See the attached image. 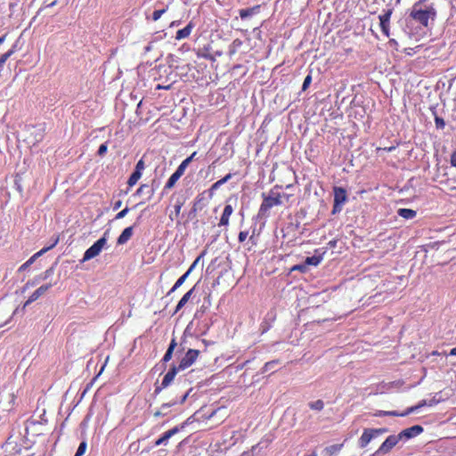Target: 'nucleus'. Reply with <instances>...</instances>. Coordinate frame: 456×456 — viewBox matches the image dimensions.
Here are the masks:
<instances>
[{
    "mask_svg": "<svg viewBox=\"0 0 456 456\" xmlns=\"http://www.w3.org/2000/svg\"><path fill=\"white\" fill-rule=\"evenodd\" d=\"M282 189V185L275 184L267 193H262V203L258 209L259 217L269 216L270 209L273 207L281 206L283 201L281 200L280 191Z\"/></svg>",
    "mask_w": 456,
    "mask_h": 456,
    "instance_id": "nucleus-2",
    "label": "nucleus"
},
{
    "mask_svg": "<svg viewBox=\"0 0 456 456\" xmlns=\"http://www.w3.org/2000/svg\"><path fill=\"white\" fill-rule=\"evenodd\" d=\"M422 431H423V428L421 426L416 425V426H412L409 428L403 429L398 435L401 436V439L403 437L411 438L413 436L419 435Z\"/></svg>",
    "mask_w": 456,
    "mask_h": 456,
    "instance_id": "nucleus-15",
    "label": "nucleus"
},
{
    "mask_svg": "<svg viewBox=\"0 0 456 456\" xmlns=\"http://www.w3.org/2000/svg\"><path fill=\"white\" fill-rule=\"evenodd\" d=\"M161 416H164V413H162L160 411H157L156 412H154V417L158 418Z\"/></svg>",
    "mask_w": 456,
    "mask_h": 456,
    "instance_id": "nucleus-54",
    "label": "nucleus"
},
{
    "mask_svg": "<svg viewBox=\"0 0 456 456\" xmlns=\"http://www.w3.org/2000/svg\"><path fill=\"white\" fill-rule=\"evenodd\" d=\"M450 355H456V346L450 351Z\"/></svg>",
    "mask_w": 456,
    "mask_h": 456,
    "instance_id": "nucleus-55",
    "label": "nucleus"
},
{
    "mask_svg": "<svg viewBox=\"0 0 456 456\" xmlns=\"http://www.w3.org/2000/svg\"><path fill=\"white\" fill-rule=\"evenodd\" d=\"M188 166L183 161H182V163L178 166L175 173L181 177L184 174L185 169Z\"/></svg>",
    "mask_w": 456,
    "mask_h": 456,
    "instance_id": "nucleus-32",
    "label": "nucleus"
},
{
    "mask_svg": "<svg viewBox=\"0 0 456 456\" xmlns=\"http://www.w3.org/2000/svg\"><path fill=\"white\" fill-rule=\"evenodd\" d=\"M334 203L332 208V214L338 213L342 210V206L347 200V193L346 189L342 187H334Z\"/></svg>",
    "mask_w": 456,
    "mask_h": 456,
    "instance_id": "nucleus-5",
    "label": "nucleus"
},
{
    "mask_svg": "<svg viewBox=\"0 0 456 456\" xmlns=\"http://www.w3.org/2000/svg\"><path fill=\"white\" fill-rule=\"evenodd\" d=\"M176 346H177L176 340L175 338H173L170 341V344L168 346V348H167L166 354L163 356V359H162L163 362H167L172 359L173 352H174L175 348L176 347Z\"/></svg>",
    "mask_w": 456,
    "mask_h": 456,
    "instance_id": "nucleus-20",
    "label": "nucleus"
},
{
    "mask_svg": "<svg viewBox=\"0 0 456 456\" xmlns=\"http://www.w3.org/2000/svg\"><path fill=\"white\" fill-rule=\"evenodd\" d=\"M194 25L192 21H190L186 27L182 29H179L175 34L176 40H182L190 37Z\"/></svg>",
    "mask_w": 456,
    "mask_h": 456,
    "instance_id": "nucleus-16",
    "label": "nucleus"
},
{
    "mask_svg": "<svg viewBox=\"0 0 456 456\" xmlns=\"http://www.w3.org/2000/svg\"><path fill=\"white\" fill-rule=\"evenodd\" d=\"M16 52V45H13L9 51L0 56V68L2 69L5 61Z\"/></svg>",
    "mask_w": 456,
    "mask_h": 456,
    "instance_id": "nucleus-25",
    "label": "nucleus"
},
{
    "mask_svg": "<svg viewBox=\"0 0 456 456\" xmlns=\"http://www.w3.org/2000/svg\"><path fill=\"white\" fill-rule=\"evenodd\" d=\"M128 211H129V208H125L123 210H121L120 212H118L116 215V219H121V218L125 217L126 215L128 213Z\"/></svg>",
    "mask_w": 456,
    "mask_h": 456,
    "instance_id": "nucleus-40",
    "label": "nucleus"
},
{
    "mask_svg": "<svg viewBox=\"0 0 456 456\" xmlns=\"http://www.w3.org/2000/svg\"><path fill=\"white\" fill-rule=\"evenodd\" d=\"M181 428H182L176 426L165 432L158 440L155 441V446L166 444L170 437L180 432Z\"/></svg>",
    "mask_w": 456,
    "mask_h": 456,
    "instance_id": "nucleus-14",
    "label": "nucleus"
},
{
    "mask_svg": "<svg viewBox=\"0 0 456 456\" xmlns=\"http://www.w3.org/2000/svg\"><path fill=\"white\" fill-rule=\"evenodd\" d=\"M86 442L80 443L75 456L84 455V453L86 452Z\"/></svg>",
    "mask_w": 456,
    "mask_h": 456,
    "instance_id": "nucleus-33",
    "label": "nucleus"
},
{
    "mask_svg": "<svg viewBox=\"0 0 456 456\" xmlns=\"http://www.w3.org/2000/svg\"><path fill=\"white\" fill-rule=\"evenodd\" d=\"M141 177L142 174L134 171L127 180L128 186L133 187L134 185H135Z\"/></svg>",
    "mask_w": 456,
    "mask_h": 456,
    "instance_id": "nucleus-27",
    "label": "nucleus"
},
{
    "mask_svg": "<svg viewBox=\"0 0 456 456\" xmlns=\"http://www.w3.org/2000/svg\"><path fill=\"white\" fill-rule=\"evenodd\" d=\"M280 196H281V200H282L283 203L284 202L289 203V202H290L291 199L294 197V194H292V193H284V192L282 193V192L280 191Z\"/></svg>",
    "mask_w": 456,
    "mask_h": 456,
    "instance_id": "nucleus-34",
    "label": "nucleus"
},
{
    "mask_svg": "<svg viewBox=\"0 0 456 456\" xmlns=\"http://www.w3.org/2000/svg\"><path fill=\"white\" fill-rule=\"evenodd\" d=\"M392 13L393 9H388L383 14L379 16L381 30L387 37H389L390 36V19Z\"/></svg>",
    "mask_w": 456,
    "mask_h": 456,
    "instance_id": "nucleus-9",
    "label": "nucleus"
},
{
    "mask_svg": "<svg viewBox=\"0 0 456 456\" xmlns=\"http://www.w3.org/2000/svg\"><path fill=\"white\" fill-rule=\"evenodd\" d=\"M175 403H176V402H172V403H163L161 408H167V407L175 405Z\"/></svg>",
    "mask_w": 456,
    "mask_h": 456,
    "instance_id": "nucleus-49",
    "label": "nucleus"
},
{
    "mask_svg": "<svg viewBox=\"0 0 456 456\" xmlns=\"http://www.w3.org/2000/svg\"><path fill=\"white\" fill-rule=\"evenodd\" d=\"M278 362H279V361H278V360H276V361L267 362L265 364V370H269V369H271V368H272V366H273V365H274V364H276V363H278Z\"/></svg>",
    "mask_w": 456,
    "mask_h": 456,
    "instance_id": "nucleus-45",
    "label": "nucleus"
},
{
    "mask_svg": "<svg viewBox=\"0 0 456 456\" xmlns=\"http://www.w3.org/2000/svg\"><path fill=\"white\" fill-rule=\"evenodd\" d=\"M180 179V176L176 175L175 172L171 175V176L168 178L167 182L166 183L164 186V190H170L172 189L176 182Z\"/></svg>",
    "mask_w": 456,
    "mask_h": 456,
    "instance_id": "nucleus-24",
    "label": "nucleus"
},
{
    "mask_svg": "<svg viewBox=\"0 0 456 456\" xmlns=\"http://www.w3.org/2000/svg\"><path fill=\"white\" fill-rule=\"evenodd\" d=\"M390 43H396L395 39H390Z\"/></svg>",
    "mask_w": 456,
    "mask_h": 456,
    "instance_id": "nucleus-60",
    "label": "nucleus"
},
{
    "mask_svg": "<svg viewBox=\"0 0 456 456\" xmlns=\"http://www.w3.org/2000/svg\"><path fill=\"white\" fill-rule=\"evenodd\" d=\"M395 149V146H391V147H388V148H383V149L379 148L378 150H383V151H394Z\"/></svg>",
    "mask_w": 456,
    "mask_h": 456,
    "instance_id": "nucleus-51",
    "label": "nucleus"
},
{
    "mask_svg": "<svg viewBox=\"0 0 456 456\" xmlns=\"http://www.w3.org/2000/svg\"><path fill=\"white\" fill-rule=\"evenodd\" d=\"M232 45L234 46H240L241 45V41L239 40V39H235L233 42H232Z\"/></svg>",
    "mask_w": 456,
    "mask_h": 456,
    "instance_id": "nucleus-53",
    "label": "nucleus"
},
{
    "mask_svg": "<svg viewBox=\"0 0 456 456\" xmlns=\"http://www.w3.org/2000/svg\"><path fill=\"white\" fill-rule=\"evenodd\" d=\"M435 123H436V128L444 129L445 126V122H444V118H442L438 116H436Z\"/></svg>",
    "mask_w": 456,
    "mask_h": 456,
    "instance_id": "nucleus-35",
    "label": "nucleus"
},
{
    "mask_svg": "<svg viewBox=\"0 0 456 456\" xmlns=\"http://www.w3.org/2000/svg\"><path fill=\"white\" fill-rule=\"evenodd\" d=\"M401 440V436L399 435H391L387 437V439L382 443L379 446L378 452L379 453H387L389 452Z\"/></svg>",
    "mask_w": 456,
    "mask_h": 456,
    "instance_id": "nucleus-10",
    "label": "nucleus"
},
{
    "mask_svg": "<svg viewBox=\"0 0 456 456\" xmlns=\"http://www.w3.org/2000/svg\"><path fill=\"white\" fill-rule=\"evenodd\" d=\"M232 177V174L229 173L227 174L225 176H224L223 178H221L220 180L216 181V183H214L211 187L209 188L208 191L210 193V195L213 194V192L215 191H216L217 189H219L223 184H224L225 183H227L231 178Z\"/></svg>",
    "mask_w": 456,
    "mask_h": 456,
    "instance_id": "nucleus-19",
    "label": "nucleus"
},
{
    "mask_svg": "<svg viewBox=\"0 0 456 456\" xmlns=\"http://www.w3.org/2000/svg\"><path fill=\"white\" fill-rule=\"evenodd\" d=\"M167 11V6L163 9L154 11L152 13V20L154 21H157L158 20L160 19L162 14H164Z\"/></svg>",
    "mask_w": 456,
    "mask_h": 456,
    "instance_id": "nucleus-29",
    "label": "nucleus"
},
{
    "mask_svg": "<svg viewBox=\"0 0 456 456\" xmlns=\"http://www.w3.org/2000/svg\"><path fill=\"white\" fill-rule=\"evenodd\" d=\"M436 14L434 3H430L428 0H419L412 4L409 17L420 26L428 28L429 20L434 21Z\"/></svg>",
    "mask_w": 456,
    "mask_h": 456,
    "instance_id": "nucleus-1",
    "label": "nucleus"
},
{
    "mask_svg": "<svg viewBox=\"0 0 456 456\" xmlns=\"http://www.w3.org/2000/svg\"><path fill=\"white\" fill-rule=\"evenodd\" d=\"M311 82H312V76L309 74L305 77V80H304L303 86H302V90L305 91L309 87Z\"/></svg>",
    "mask_w": 456,
    "mask_h": 456,
    "instance_id": "nucleus-36",
    "label": "nucleus"
},
{
    "mask_svg": "<svg viewBox=\"0 0 456 456\" xmlns=\"http://www.w3.org/2000/svg\"><path fill=\"white\" fill-rule=\"evenodd\" d=\"M145 168V163L142 159H139L135 165V168L134 171L142 174V171Z\"/></svg>",
    "mask_w": 456,
    "mask_h": 456,
    "instance_id": "nucleus-30",
    "label": "nucleus"
},
{
    "mask_svg": "<svg viewBox=\"0 0 456 456\" xmlns=\"http://www.w3.org/2000/svg\"><path fill=\"white\" fill-rule=\"evenodd\" d=\"M11 396H12V401L13 402L15 400V395L13 394H12Z\"/></svg>",
    "mask_w": 456,
    "mask_h": 456,
    "instance_id": "nucleus-59",
    "label": "nucleus"
},
{
    "mask_svg": "<svg viewBox=\"0 0 456 456\" xmlns=\"http://www.w3.org/2000/svg\"><path fill=\"white\" fill-rule=\"evenodd\" d=\"M248 232L247 231H241L240 232L239 235H238V240L239 242L242 243L246 240V239L248 238Z\"/></svg>",
    "mask_w": 456,
    "mask_h": 456,
    "instance_id": "nucleus-38",
    "label": "nucleus"
},
{
    "mask_svg": "<svg viewBox=\"0 0 456 456\" xmlns=\"http://www.w3.org/2000/svg\"><path fill=\"white\" fill-rule=\"evenodd\" d=\"M308 456H317V455L315 453H312V454H310Z\"/></svg>",
    "mask_w": 456,
    "mask_h": 456,
    "instance_id": "nucleus-62",
    "label": "nucleus"
},
{
    "mask_svg": "<svg viewBox=\"0 0 456 456\" xmlns=\"http://www.w3.org/2000/svg\"><path fill=\"white\" fill-rule=\"evenodd\" d=\"M398 215L404 219H412L416 216V211L411 208H399Z\"/></svg>",
    "mask_w": 456,
    "mask_h": 456,
    "instance_id": "nucleus-22",
    "label": "nucleus"
},
{
    "mask_svg": "<svg viewBox=\"0 0 456 456\" xmlns=\"http://www.w3.org/2000/svg\"><path fill=\"white\" fill-rule=\"evenodd\" d=\"M56 4V0L48 4V7H53Z\"/></svg>",
    "mask_w": 456,
    "mask_h": 456,
    "instance_id": "nucleus-57",
    "label": "nucleus"
},
{
    "mask_svg": "<svg viewBox=\"0 0 456 456\" xmlns=\"http://www.w3.org/2000/svg\"><path fill=\"white\" fill-rule=\"evenodd\" d=\"M182 206H183V203H182V202H177V203L175 205V211L176 216H178V215L180 214V211H181Z\"/></svg>",
    "mask_w": 456,
    "mask_h": 456,
    "instance_id": "nucleus-46",
    "label": "nucleus"
},
{
    "mask_svg": "<svg viewBox=\"0 0 456 456\" xmlns=\"http://www.w3.org/2000/svg\"><path fill=\"white\" fill-rule=\"evenodd\" d=\"M426 405V401L423 400L421 401L419 404L417 405H414V406H411V407H409L405 411L403 412H398L396 411H379L378 412L375 413V416L376 417H387V416H400V417H404V416H407L414 411H416L417 410H419V408H421L422 406Z\"/></svg>",
    "mask_w": 456,
    "mask_h": 456,
    "instance_id": "nucleus-7",
    "label": "nucleus"
},
{
    "mask_svg": "<svg viewBox=\"0 0 456 456\" xmlns=\"http://www.w3.org/2000/svg\"><path fill=\"white\" fill-rule=\"evenodd\" d=\"M190 273L186 271L185 273H183L175 283V285L172 287V289L168 291L167 295H170L171 293L175 292L180 286L183 285V283L185 281L187 277L189 276Z\"/></svg>",
    "mask_w": 456,
    "mask_h": 456,
    "instance_id": "nucleus-23",
    "label": "nucleus"
},
{
    "mask_svg": "<svg viewBox=\"0 0 456 456\" xmlns=\"http://www.w3.org/2000/svg\"><path fill=\"white\" fill-rule=\"evenodd\" d=\"M206 254V251L204 250L203 252H201V254L194 260V262L191 264V265L189 267V269L187 270L190 273L192 272V270L198 265V264L200 263V259L204 256V255Z\"/></svg>",
    "mask_w": 456,
    "mask_h": 456,
    "instance_id": "nucleus-31",
    "label": "nucleus"
},
{
    "mask_svg": "<svg viewBox=\"0 0 456 456\" xmlns=\"http://www.w3.org/2000/svg\"><path fill=\"white\" fill-rule=\"evenodd\" d=\"M181 21L180 20H173L171 23H170V27H176L178 25H180Z\"/></svg>",
    "mask_w": 456,
    "mask_h": 456,
    "instance_id": "nucleus-50",
    "label": "nucleus"
},
{
    "mask_svg": "<svg viewBox=\"0 0 456 456\" xmlns=\"http://www.w3.org/2000/svg\"><path fill=\"white\" fill-rule=\"evenodd\" d=\"M259 8H260V5H256L251 8L241 9V10H240V16L241 19H246V18L258 12Z\"/></svg>",
    "mask_w": 456,
    "mask_h": 456,
    "instance_id": "nucleus-21",
    "label": "nucleus"
},
{
    "mask_svg": "<svg viewBox=\"0 0 456 456\" xmlns=\"http://www.w3.org/2000/svg\"><path fill=\"white\" fill-rule=\"evenodd\" d=\"M52 287V284H45L40 286L38 289H37L28 298V300L24 303L23 307L29 305L31 303L37 300L41 296H43L50 288Z\"/></svg>",
    "mask_w": 456,
    "mask_h": 456,
    "instance_id": "nucleus-12",
    "label": "nucleus"
},
{
    "mask_svg": "<svg viewBox=\"0 0 456 456\" xmlns=\"http://www.w3.org/2000/svg\"><path fill=\"white\" fill-rule=\"evenodd\" d=\"M197 155V151L192 152L188 158H186L184 160H183L187 166L190 165V163L194 159L195 156Z\"/></svg>",
    "mask_w": 456,
    "mask_h": 456,
    "instance_id": "nucleus-41",
    "label": "nucleus"
},
{
    "mask_svg": "<svg viewBox=\"0 0 456 456\" xmlns=\"http://www.w3.org/2000/svg\"><path fill=\"white\" fill-rule=\"evenodd\" d=\"M386 432L387 428H365L359 438V446L365 448L373 438Z\"/></svg>",
    "mask_w": 456,
    "mask_h": 456,
    "instance_id": "nucleus-4",
    "label": "nucleus"
},
{
    "mask_svg": "<svg viewBox=\"0 0 456 456\" xmlns=\"http://www.w3.org/2000/svg\"><path fill=\"white\" fill-rule=\"evenodd\" d=\"M107 232L104 233V235L96 240L89 248H87L84 254L82 262L88 261L95 256H97L102 249L104 248V246L107 243V238H106Z\"/></svg>",
    "mask_w": 456,
    "mask_h": 456,
    "instance_id": "nucleus-3",
    "label": "nucleus"
},
{
    "mask_svg": "<svg viewBox=\"0 0 456 456\" xmlns=\"http://www.w3.org/2000/svg\"><path fill=\"white\" fill-rule=\"evenodd\" d=\"M194 289H195V287H193L189 291H187L183 296V297L179 300L178 304L176 305V307H175V314L178 313L186 305V303L189 301V299L191 298V295L193 294Z\"/></svg>",
    "mask_w": 456,
    "mask_h": 456,
    "instance_id": "nucleus-18",
    "label": "nucleus"
},
{
    "mask_svg": "<svg viewBox=\"0 0 456 456\" xmlns=\"http://www.w3.org/2000/svg\"><path fill=\"white\" fill-rule=\"evenodd\" d=\"M450 163L452 167H456V150L451 154Z\"/></svg>",
    "mask_w": 456,
    "mask_h": 456,
    "instance_id": "nucleus-44",
    "label": "nucleus"
},
{
    "mask_svg": "<svg viewBox=\"0 0 456 456\" xmlns=\"http://www.w3.org/2000/svg\"><path fill=\"white\" fill-rule=\"evenodd\" d=\"M37 281H28L26 284L22 287V292H25L29 288H32L36 286Z\"/></svg>",
    "mask_w": 456,
    "mask_h": 456,
    "instance_id": "nucleus-39",
    "label": "nucleus"
},
{
    "mask_svg": "<svg viewBox=\"0 0 456 456\" xmlns=\"http://www.w3.org/2000/svg\"><path fill=\"white\" fill-rule=\"evenodd\" d=\"M322 257L317 256H307L305 263L309 265H318L321 263Z\"/></svg>",
    "mask_w": 456,
    "mask_h": 456,
    "instance_id": "nucleus-28",
    "label": "nucleus"
},
{
    "mask_svg": "<svg viewBox=\"0 0 456 456\" xmlns=\"http://www.w3.org/2000/svg\"><path fill=\"white\" fill-rule=\"evenodd\" d=\"M148 188H149V185H148V184H145V183L141 184V185H140V187L136 190L135 194H136V195H141V194H142V193H143L144 190H145V189H148Z\"/></svg>",
    "mask_w": 456,
    "mask_h": 456,
    "instance_id": "nucleus-43",
    "label": "nucleus"
},
{
    "mask_svg": "<svg viewBox=\"0 0 456 456\" xmlns=\"http://www.w3.org/2000/svg\"><path fill=\"white\" fill-rule=\"evenodd\" d=\"M254 238V233L249 237V240H253Z\"/></svg>",
    "mask_w": 456,
    "mask_h": 456,
    "instance_id": "nucleus-61",
    "label": "nucleus"
},
{
    "mask_svg": "<svg viewBox=\"0 0 456 456\" xmlns=\"http://www.w3.org/2000/svg\"><path fill=\"white\" fill-rule=\"evenodd\" d=\"M6 35H4L3 37H0V45L4 43L5 40Z\"/></svg>",
    "mask_w": 456,
    "mask_h": 456,
    "instance_id": "nucleus-56",
    "label": "nucleus"
},
{
    "mask_svg": "<svg viewBox=\"0 0 456 456\" xmlns=\"http://www.w3.org/2000/svg\"><path fill=\"white\" fill-rule=\"evenodd\" d=\"M191 390H192V389H191V388H190V389H189V391H188L187 393H185V394L183 395V397H182V398H181V400H180V403H183L186 401V399H187V397H188V395H189V394H190V392H191Z\"/></svg>",
    "mask_w": 456,
    "mask_h": 456,
    "instance_id": "nucleus-47",
    "label": "nucleus"
},
{
    "mask_svg": "<svg viewBox=\"0 0 456 456\" xmlns=\"http://www.w3.org/2000/svg\"><path fill=\"white\" fill-rule=\"evenodd\" d=\"M181 370L177 369V367L174 364L168 371L165 374L161 385L159 387H157L155 388V393H159L162 389L167 387L175 379L176 374L180 372Z\"/></svg>",
    "mask_w": 456,
    "mask_h": 456,
    "instance_id": "nucleus-8",
    "label": "nucleus"
},
{
    "mask_svg": "<svg viewBox=\"0 0 456 456\" xmlns=\"http://www.w3.org/2000/svg\"><path fill=\"white\" fill-rule=\"evenodd\" d=\"M58 240H59L56 239L55 241L51 246L43 248L41 250L34 254L28 260H27L19 267V272L25 271L27 268H28L38 256H42L43 254L53 248L58 243Z\"/></svg>",
    "mask_w": 456,
    "mask_h": 456,
    "instance_id": "nucleus-11",
    "label": "nucleus"
},
{
    "mask_svg": "<svg viewBox=\"0 0 456 456\" xmlns=\"http://www.w3.org/2000/svg\"><path fill=\"white\" fill-rule=\"evenodd\" d=\"M233 213V208L232 205L230 204H226L224 206V208L223 210V213H222V216L220 217V220H219V223H218V226L219 227H226L229 225L230 224V217L232 215Z\"/></svg>",
    "mask_w": 456,
    "mask_h": 456,
    "instance_id": "nucleus-13",
    "label": "nucleus"
},
{
    "mask_svg": "<svg viewBox=\"0 0 456 456\" xmlns=\"http://www.w3.org/2000/svg\"><path fill=\"white\" fill-rule=\"evenodd\" d=\"M305 269V266L304 265H295L292 270H299V271H303Z\"/></svg>",
    "mask_w": 456,
    "mask_h": 456,
    "instance_id": "nucleus-52",
    "label": "nucleus"
},
{
    "mask_svg": "<svg viewBox=\"0 0 456 456\" xmlns=\"http://www.w3.org/2000/svg\"><path fill=\"white\" fill-rule=\"evenodd\" d=\"M197 155V151L192 152L188 158H186L184 160H183L187 166L190 165V163L194 159L195 156Z\"/></svg>",
    "mask_w": 456,
    "mask_h": 456,
    "instance_id": "nucleus-42",
    "label": "nucleus"
},
{
    "mask_svg": "<svg viewBox=\"0 0 456 456\" xmlns=\"http://www.w3.org/2000/svg\"><path fill=\"white\" fill-rule=\"evenodd\" d=\"M122 205V201L121 200H118L114 203V206H113V209L114 210H117Z\"/></svg>",
    "mask_w": 456,
    "mask_h": 456,
    "instance_id": "nucleus-48",
    "label": "nucleus"
},
{
    "mask_svg": "<svg viewBox=\"0 0 456 456\" xmlns=\"http://www.w3.org/2000/svg\"><path fill=\"white\" fill-rule=\"evenodd\" d=\"M308 406L311 410L321 411L324 408V403L322 400L318 399L314 402H311L308 403Z\"/></svg>",
    "mask_w": 456,
    "mask_h": 456,
    "instance_id": "nucleus-26",
    "label": "nucleus"
},
{
    "mask_svg": "<svg viewBox=\"0 0 456 456\" xmlns=\"http://www.w3.org/2000/svg\"><path fill=\"white\" fill-rule=\"evenodd\" d=\"M200 350L189 349L183 357L180 360L179 363L175 365L181 371L185 370L191 367L200 356Z\"/></svg>",
    "mask_w": 456,
    "mask_h": 456,
    "instance_id": "nucleus-6",
    "label": "nucleus"
},
{
    "mask_svg": "<svg viewBox=\"0 0 456 456\" xmlns=\"http://www.w3.org/2000/svg\"><path fill=\"white\" fill-rule=\"evenodd\" d=\"M292 187H293V184H291V183H290V184H287L285 188H286V189H290V188H292Z\"/></svg>",
    "mask_w": 456,
    "mask_h": 456,
    "instance_id": "nucleus-58",
    "label": "nucleus"
},
{
    "mask_svg": "<svg viewBox=\"0 0 456 456\" xmlns=\"http://www.w3.org/2000/svg\"><path fill=\"white\" fill-rule=\"evenodd\" d=\"M107 150H108V143L104 142L100 145L97 153L99 156H103L107 152Z\"/></svg>",
    "mask_w": 456,
    "mask_h": 456,
    "instance_id": "nucleus-37",
    "label": "nucleus"
},
{
    "mask_svg": "<svg viewBox=\"0 0 456 456\" xmlns=\"http://www.w3.org/2000/svg\"><path fill=\"white\" fill-rule=\"evenodd\" d=\"M133 235V226H129L124 229L121 234L118 236L117 240V243L118 245H123L126 243Z\"/></svg>",
    "mask_w": 456,
    "mask_h": 456,
    "instance_id": "nucleus-17",
    "label": "nucleus"
}]
</instances>
